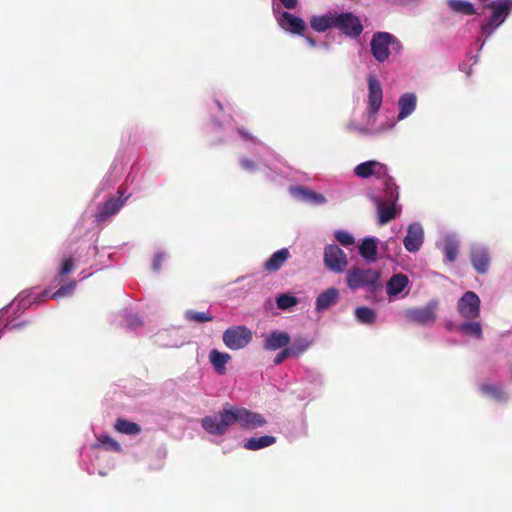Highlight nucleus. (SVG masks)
<instances>
[{"instance_id": "nucleus-1", "label": "nucleus", "mask_w": 512, "mask_h": 512, "mask_svg": "<svg viewBox=\"0 0 512 512\" xmlns=\"http://www.w3.org/2000/svg\"><path fill=\"white\" fill-rule=\"evenodd\" d=\"M398 198V187L393 179H387L385 181L383 194L372 196L377 207L378 221L380 224H385L395 217L397 213L396 202Z\"/></svg>"}, {"instance_id": "nucleus-2", "label": "nucleus", "mask_w": 512, "mask_h": 512, "mask_svg": "<svg viewBox=\"0 0 512 512\" xmlns=\"http://www.w3.org/2000/svg\"><path fill=\"white\" fill-rule=\"evenodd\" d=\"M370 48L374 58L383 63L389 59L392 52L400 53L402 44L397 37L389 32H376L372 36Z\"/></svg>"}, {"instance_id": "nucleus-3", "label": "nucleus", "mask_w": 512, "mask_h": 512, "mask_svg": "<svg viewBox=\"0 0 512 512\" xmlns=\"http://www.w3.org/2000/svg\"><path fill=\"white\" fill-rule=\"evenodd\" d=\"M380 278V274L375 269H361L353 267L346 273L347 286L351 290L368 288L374 290Z\"/></svg>"}, {"instance_id": "nucleus-4", "label": "nucleus", "mask_w": 512, "mask_h": 512, "mask_svg": "<svg viewBox=\"0 0 512 512\" xmlns=\"http://www.w3.org/2000/svg\"><path fill=\"white\" fill-rule=\"evenodd\" d=\"M492 14L487 19V22L482 24L481 32L486 35V38L506 20L510 11L512 10V0H497L490 5Z\"/></svg>"}, {"instance_id": "nucleus-5", "label": "nucleus", "mask_w": 512, "mask_h": 512, "mask_svg": "<svg viewBox=\"0 0 512 512\" xmlns=\"http://www.w3.org/2000/svg\"><path fill=\"white\" fill-rule=\"evenodd\" d=\"M492 14L487 19V22L482 24L481 32L486 35V38L506 20L510 11L512 10V0H497L490 5Z\"/></svg>"}, {"instance_id": "nucleus-6", "label": "nucleus", "mask_w": 512, "mask_h": 512, "mask_svg": "<svg viewBox=\"0 0 512 512\" xmlns=\"http://www.w3.org/2000/svg\"><path fill=\"white\" fill-rule=\"evenodd\" d=\"M233 425L232 415L230 413L229 404L213 416L204 417L201 421L202 428L211 435H224L229 427Z\"/></svg>"}, {"instance_id": "nucleus-7", "label": "nucleus", "mask_w": 512, "mask_h": 512, "mask_svg": "<svg viewBox=\"0 0 512 512\" xmlns=\"http://www.w3.org/2000/svg\"><path fill=\"white\" fill-rule=\"evenodd\" d=\"M233 424H239L242 428L252 430L263 427L266 424L265 418L244 407L229 405Z\"/></svg>"}, {"instance_id": "nucleus-8", "label": "nucleus", "mask_w": 512, "mask_h": 512, "mask_svg": "<svg viewBox=\"0 0 512 512\" xmlns=\"http://www.w3.org/2000/svg\"><path fill=\"white\" fill-rule=\"evenodd\" d=\"M253 333L246 326H234L223 333V342L231 350H239L246 347L252 340Z\"/></svg>"}, {"instance_id": "nucleus-9", "label": "nucleus", "mask_w": 512, "mask_h": 512, "mask_svg": "<svg viewBox=\"0 0 512 512\" xmlns=\"http://www.w3.org/2000/svg\"><path fill=\"white\" fill-rule=\"evenodd\" d=\"M354 174L359 178L366 179L369 177H375L376 179L381 180L383 189L385 188V181L387 179H392L388 175L387 166L376 160H369L358 164L354 168Z\"/></svg>"}, {"instance_id": "nucleus-10", "label": "nucleus", "mask_w": 512, "mask_h": 512, "mask_svg": "<svg viewBox=\"0 0 512 512\" xmlns=\"http://www.w3.org/2000/svg\"><path fill=\"white\" fill-rule=\"evenodd\" d=\"M324 265L335 273H342L348 265L346 253L335 244H328L324 248Z\"/></svg>"}, {"instance_id": "nucleus-11", "label": "nucleus", "mask_w": 512, "mask_h": 512, "mask_svg": "<svg viewBox=\"0 0 512 512\" xmlns=\"http://www.w3.org/2000/svg\"><path fill=\"white\" fill-rule=\"evenodd\" d=\"M273 13L278 25L283 30L297 35L303 34L306 27L303 19L294 16L289 12L282 11L279 4H274Z\"/></svg>"}, {"instance_id": "nucleus-12", "label": "nucleus", "mask_w": 512, "mask_h": 512, "mask_svg": "<svg viewBox=\"0 0 512 512\" xmlns=\"http://www.w3.org/2000/svg\"><path fill=\"white\" fill-rule=\"evenodd\" d=\"M438 304L437 300H432L423 307L408 309L405 311V317L410 322L431 325L436 320Z\"/></svg>"}, {"instance_id": "nucleus-13", "label": "nucleus", "mask_w": 512, "mask_h": 512, "mask_svg": "<svg viewBox=\"0 0 512 512\" xmlns=\"http://www.w3.org/2000/svg\"><path fill=\"white\" fill-rule=\"evenodd\" d=\"M335 28L352 38L358 37L363 31L360 19L351 12L337 13Z\"/></svg>"}, {"instance_id": "nucleus-14", "label": "nucleus", "mask_w": 512, "mask_h": 512, "mask_svg": "<svg viewBox=\"0 0 512 512\" xmlns=\"http://www.w3.org/2000/svg\"><path fill=\"white\" fill-rule=\"evenodd\" d=\"M470 261L478 274H486L491 263V255L487 246L474 243L470 247Z\"/></svg>"}, {"instance_id": "nucleus-15", "label": "nucleus", "mask_w": 512, "mask_h": 512, "mask_svg": "<svg viewBox=\"0 0 512 512\" xmlns=\"http://www.w3.org/2000/svg\"><path fill=\"white\" fill-rule=\"evenodd\" d=\"M457 309L464 318H477L480 313V299L478 295L472 291L464 293L457 303Z\"/></svg>"}, {"instance_id": "nucleus-16", "label": "nucleus", "mask_w": 512, "mask_h": 512, "mask_svg": "<svg viewBox=\"0 0 512 512\" xmlns=\"http://www.w3.org/2000/svg\"><path fill=\"white\" fill-rule=\"evenodd\" d=\"M368 88V111L374 118L379 111L383 100L382 87L375 75H370L368 77Z\"/></svg>"}, {"instance_id": "nucleus-17", "label": "nucleus", "mask_w": 512, "mask_h": 512, "mask_svg": "<svg viewBox=\"0 0 512 512\" xmlns=\"http://www.w3.org/2000/svg\"><path fill=\"white\" fill-rule=\"evenodd\" d=\"M386 293L390 298H404L409 293V279L402 273L394 274L386 284Z\"/></svg>"}, {"instance_id": "nucleus-18", "label": "nucleus", "mask_w": 512, "mask_h": 512, "mask_svg": "<svg viewBox=\"0 0 512 512\" xmlns=\"http://www.w3.org/2000/svg\"><path fill=\"white\" fill-rule=\"evenodd\" d=\"M423 242L424 230L421 224L418 222L410 224L403 240L405 249L409 252H417L422 247Z\"/></svg>"}, {"instance_id": "nucleus-19", "label": "nucleus", "mask_w": 512, "mask_h": 512, "mask_svg": "<svg viewBox=\"0 0 512 512\" xmlns=\"http://www.w3.org/2000/svg\"><path fill=\"white\" fill-rule=\"evenodd\" d=\"M263 348L267 351H276L287 347L290 342V335L281 330H273L263 335Z\"/></svg>"}, {"instance_id": "nucleus-20", "label": "nucleus", "mask_w": 512, "mask_h": 512, "mask_svg": "<svg viewBox=\"0 0 512 512\" xmlns=\"http://www.w3.org/2000/svg\"><path fill=\"white\" fill-rule=\"evenodd\" d=\"M437 246L440 247L445 255V261L454 262L457 259L459 251L458 237L453 233H445Z\"/></svg>"}, {"instance_id": "nucleus-21", "label": "nucleus", "mask_w": 512, "mask_h": 512, "mask_svg": "<svg viewBox=\"0 0 512 512\" xmlns=\"http://www.w3.org/2000/svg\"><path fill=\"white\" fill-rule=\"evenodd\" d=\"M417 97L413 92H406L402 94L398 99L399 112L397 115V121H402L408 118L416 110Z\"/></svg>"}, {"instance_id": "nucleus-22", "label": "nucleus", "mask_w": 512, "mask_h": 512, "mask_svg": "<svg viewBox=\"0 0 512 512\" xmlns=\"http://www.w3.org/2000/svg\"><path fill=\"white\" fill-rule=\"evenodd\" d=\"M290 193L294 198L301 200L303 202H306V203L322 205L327 202L324 195L314 192V191H312L308 188H304V187H298V186L291 187Z\"/></svg>"}, {"instance_id": "nucleus-23", "label": "nucleus", "mask_w": 512, "mask_h": 512, "mask_svg": "<svg viewBox=\"0 0 512 512\" xmlns=\"http://www.w3.org/2000/svg\"><path fill=\"white\" fill-rule=\"evenodd\" d=\"M360 256L367 262H375L378 255V239L375 237H365L359 247Z\"/></svg>"}, {"instance_id": "nucleus-24", "label": "nucleus", "mask_w": 512, "mask_h": 512, "mask_svg": "<svg viewBox=\"0 0 512 512\" xmlns=\"http://www.w3.org/2000/svg\"><path fill=\"white\" fill-rule=\"evenodd\" d=\"M128 199V196H125L122 198V195L120 198H110L107 200L104 205L101 207L99 212L96 214L97 221H104L108 217L116 214L120 208L123 206L125 201Z\"/></svg>"}, {"instance_id": "nucleus-25", "label": "nucleus", "mask_w": 512, "mask_h": 512, "mask_svg": "<svg viewBox=\"0 0 512 512\" xmlns=\"http://www.w3.org/2000/svg\"><path fill=\"white\" fill-rule=\"evenodd\" d=\"M336 15L337 12L314 15L310 18V25L317 32H324L332 27L335 28Z\"/></svg>"}, {"instance_id": "nucleus-26", "label": "nucleus", "mask_w": 512, "mask_h": 512, "mask_svg": "<svg viewBox=\"0 0 512 512\" xmlns=\"http://www.w3.org/2000/svg\"><path fill=\"white\" fill-rule=\"evenodd\" d=\"M339 298V291L336 288H328L318 295L315 302V309L318 312L328 309L331 305L336 303Z\"/></svg>"}, {"instance_id": "nucleus-27", "label": "nucleus", "mask_w": 512, "mask_h": 512, "mask_svg": "<svg viewBox=\"0 0 512 512\" xmlns=\"http://www.w3.org/2000/svg\"><path fill=\"white\" fill-rule=\"evenodd\" d=\"M230 359L231 356L228 353L220 352L216 349L211 350L209 353V361L215 372L219 375L226 373V365Z\"/></svg>"}, {"instance_id": "nucleus-28", "label": "nucleus", "mask_w": 512, "mask_h": 512, "mask_svg": "<svg viewBox=\"0 0 512 512\" xmlns=\"http://www.w3.org/2000/svg\"><path fill=\"white\" fill-rule=\"evenodd\" d=\"M290 256L287 248H282L274 252L270 258L264 263V268L267 271L274 272L279 270Z\"/></svg>"}, {"instance_id": "nucleus-29", "label": "nucleus", "mask_w": 512, "mask_h": 512, "mask_svg": "<svg viewBox=\"0 0 512 512\" xmlns=\"http://www.w3.org/2000/svg\"><path fill=\"white\" fill-rule=\"evenodd\" d=\"M238 133L243 137L244 140L251 142L252 144L256 145L259 149V151L266 157V162L264 166L269 167V165H274L276 162V157L274 154L261 142L257 141L253 136L248 134L243 129H239Z\"/></svg>"}, {"instance_id": "nucleus-30", "label": "nucleus", "mask_w": 512, "mask_h": 512, "mask_svg": "<svg viewBox=\"0 0 512 512\" xmlns=\"http://www.w3.org/2000/svg\"><path fill=\"white\" fill-rule=\"evenodd\" d=\"M275 442L276 438L274 436L264 435L260 437H251L244 442L243 447L247 450H259L269 447Z\"/></svg>"}, {"instance_id": "nucleus-31", "label": "nucleus", "mask_w": 512, "mask_h": 512, "mask_svg": "<svg viewBox=\"0 0 512 512\" xmlns=\"http://www.w3.org/2000/svg\"><path fill=\"white\" fill-rule=\"evenodd\" d=\"M482 392L496 401L506 400L508 395L504 387L500 384H484L481 386Z\"/></svg>"}, {"instance_id": "nucleus-32", "label": "nucleus", "mask_w": 512, "mask_h": 512, "mask_svg": "<svg viewBox=\"0 0 512 512\" xmlns=\"http://www.w3.org/2000/svg\"><path fill=\"white\" fill-rule=\"evenodd\" d=\"M448 6L456 13L473 15L476 13L474 5L466 0H447Z\"/></svg>"}, {"instance_id": "nucleus-33", "label": "nucleus", "mask_w": 512, "mask_h": 512, "mask_svg": "<svg viewBox=\"0 0 512 512\" xmlns=\"http://www.w3.org/2000/svg\"><path fill=\"white\" fill-rule=\"evenodd\" d=\"M355 317L362 324H372L376 320V312L368 307H357L355 309Z\"/></svg>"}, {"instance_id": "nucleus-34", "label": "nucleus", "mask_w": 512, "mask_h": 512, "mask_svg": "<svg viewBox=\"0 0 512 512\" xmlns=\"http://www.w3.org/2000/svg\"><path fill=\"white\" fill-rule=\"evenodd\" d=\"M114 428L116 431L127 435H136L140 432V427L136 423L123 419L117 420Z\"/></svg>"}, {"instance_id": "nucleus-35", "label": "nucleus", "mask_w": 512, "mask_h": 512, "mask_svg": "<svg viewBox=\"0 0 512 512\" xmlns=\"http://www.w3.org/2000/svg\"><path fill=\"white\" fill-rule=\"evenodd\" d=\"M310 342L304 338L296 339L291 345H287L288 350L291 352V358H297L304 353L310 346Z\"/></svg>"}, {"instance_id": "nucleus-36", "label": "nucleus", "mask_w": 512, "mask_h": 512, "mask_svg": "<svg viewBox=\"0 0 512 512\" xmlns=\"http://www.w3.org/2000/svg\"><path fill=\"white\" fill-rule=\"evenodd\" d=\"M459 329L466 335L473 336L476 339L482 338V327L479 322H466L459 326Z\"/></svg>"}, {"instance_id": "nucleus-37", "label": "nucleus", "mask_w": 512, "mask_h": 512, "mask_svg": "<svg viewBox=\"0 0 512 512\" xmlns=\"http://www.w3.org/2000/svg\"><path fill=\"white\" fill-rule=\"evenodd\" d=\"M277 307L281 310H287L298 304V299L289 293L280 294L276 297Z\"/></svg>"}, {"instance_id": "nucleus-38", "label": "nucleus", "mask_w": 512, "mask_h": 512, "mask_svg": "<svg viewBox=\"0 0 512 512\" xmlns=\"http://www.w3.org/2000/svg\"><path fill=\"white\" fill-rule=\"evenodd\" d=\"M185 318L189 321L203 323L213 319L212 315L208 312H197L188 310L185 312Z\"/></svg>"}, {"instance_id": "nucleus-39", "label": "nucleus", "mask_w": 512, "mask_h": 512, "mask_svg": "<svg viewBox=\"0 0 512 512\" xmlns=\"http://www.w3.org/2000/svg\"><path fill=\"white\" fill-rule=\"evenodd\" d=\"M99 446H103L106 450L119 451L120 445L114 439L109 436H100L98 438V444L92 447V450H97Z\"/></svg>"}, {"instance_id": "nucleus-40", "label": "nucleus", "mask_w": 512, "mask_h": 512, "mask_svg": "<svg viewBox=\"0 0 512 512\" xmlns=\"http://www.w3.org/2000/svg\"><path fill=\"white\" fill-rule=\"evenodd\" d=\"M334 237L344 247L351 246L355 243V237L346 230H336Z\"/></svg>"}, {"instance_id": "nucleus-41", "label": "nucleus", "mask_w": 512, "mask_h": 512, "mask_svg": "<svg viewBox=\"0 0 512 512\" xmlns=\"http://www.w3.org/2000/svg\"><path fill=\"white\" fill-rule=\"evenodd\" d=\"M127 326L131 329H136L141 326L142 322L137 315L129 314L126 316Z\"/></svg>"}, {"instance_id": "nucleus-42", "label": "nucleus", "mask_w": 512, "mask_h": 512, "mask_svg": "<svg viewBox=\"0 0 512 512\" xmlns=\"http://www.w3.org/2000/svg\"><path fill=\"white\" fill-rule=\"evenodd\" d=\"M286 358H291V352L288 350L287 347L282 348V350L275 356L274 358V364L279 365L281 364Z\"/></svg>"}, {"instance_id": "nucleus-43", "label": "nucleus", "mask_w": 512, "mask_h": 512, "mask_svg": "<svg viewBox=\"0 0 512 512\" xmlns=\"http://www.w3.org/2000/svg\"><path fill=\"white\" fill-rule=\"evenodd\" d=\"M241 167L248 171V172H254L257 169H260L259 165H255V163L247 158H243L240 161Z\"/></svg>"}, {"instance_id": "nucleus-44", "label": "nucleus", "mask_w": 512, "mask_h": 512, "mask_svg": "<svg viewBox=\"0 0 512 512\" xmlns=\"http://www.w3.org/2000/svg\"><path fill=\"white\" fill-rule=\"evenodd\" d=\"M166 259V254L163 252L156 253L153 260V270L159 272L162 262Z\"/></svg>"}, {"instance_id": "nucleus-45", "label": "nucleus", "mask_w": 512, "mask_h": 512, "mask_svg": "<svg viewBox=\"0 0 512 512\" xmlns=\"http://www.w3.org/2000/svg\"><path fill=\"white\" fill-rule=\"evenodd\" d=\"M281 5L286 9H294L297 6L298 0H279Z\"/></svg>"}, {"instance_id": "nucleus-46", "label": "nucleus", "mask_w": 512, "mask_h": 512, "mask_svg": "<svg viewBox=\"0 0 512 512\" xmlns=\"http://www.w3.org/2000/svg\"><path fill=\"white\" fill-rule=\"evenodd\" d=\"M305 40H306V42H307L311 47H314V46L316 45L315 41H314L312 38H310L309 36H306V37H305Z\"/></svg>"}, {"instance_id": "nucleus-47", "label": "nucleus", "mask_w": 512, "mask_h": 512, "mask_svg": "<svg viewBox=\"0 0 512 512\" xmlns=\"http://www.w3.org/2000/svg\"><path fill=\"white\" fill-rule=\"evenodd\" d=\"M92 273H88L86 274L84 271H82L80 274H79V277H80V280H84L86 279L87 277H89Z\"/></svg>"}, {"instance_id": "nucleus-48", "label": "nucleus", "mask_w": 512, "mask_h": 512, "mask_svg": "<svg viewBox=\"0 0 512 512\" xmlns=\"http://www.w3.org/2000/svg\"><path fill=\"white\" fill-rule=\"evenodd\" d=\"M89 252L92 254V255H96L97 254V247L96 246H93L89 249Z\"/></svg>"}, {"instance_id": "nucleus-49", "label": "nucleus", "mask_w": 512, "mask_h": 512, "mask_svg": "<svg viewBox=\"0 0 512 512\" xmlns=\"http://www.w3.org/2000/svg\"><path fill=\"white\" fill-rule=\"evenodd\" d=\"M216 104H217V106H218L219 110H222V109H223L222 105H221L218 101L216 102Z\"/></svg>"}, {"instance_id": "nucleus-50", "label": "nucleus", "mask_w": 512, "mask_h": 512, "mask_svg": "<svg viewBox=\"0 0 512 512\" xmlns=\"http://www.w3.org/2000/svg\"><path fill=\"white\" fill-rule=\"evenodd\" d=\"M266 175H267V177H269V178H271V179H273V178H274V177H273V175H271V174H270V173H268V172L266 173Z\"/></svg>"}]
</instances>
